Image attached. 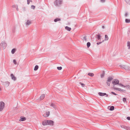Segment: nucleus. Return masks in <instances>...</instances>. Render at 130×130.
<instances>
[{"mask_svg": "<svg viewBox=\"0 0 130 130\" xmlns=\"http://www.w3.org/2000/svg\"><path fill=\"white\" fill-rule=\"evenodd\" d=\"M13 63L15 65L17 64V62L14 59L13 61Z\"/></svg>", "mask_w": 130, "mask_h": 130, "instance_id": "nucleus-39", "label": "nucleus"}, {"mask_svg": "<svg viewBox=\"0 0 130 130\" xmlns=\"http://www.w3.org/2000/svg\"><path fill=\"white\" fill-rule=\"evenodd\" d=\"M101 2L104 3L105 2V0H101Z\"/></svg>", "mask_w": 130, "mask_h": 130, "instance_id": "nucleus-45", "label": "nucleus"}, {"mask_svg": "<svg viewBox=\"0 0 130 130\" xmlns=\"http://www.w3.org/2000/svg\"><path fill=\"white\" fill-rule=\"evenodd\" d=\"M26 120V118L24 117H22L21 118L20 121H23L25 120Z\"/></svg>", "mask_w": 130, "mask_h": 130, "instance_id": "nucleus-28", "label": "nucleus"}, {"mask_svg": "<svg viewBox=\"0 0 130 130\" xmlns=\"http://www.w3.org/2000/svg\"><path fill=\"white\" fill-rule=\"evenodd\" d=\"M48 125H50L51 126H53L54 125V122L52 120H48Z\"/></svg>", "mask_w": 130, "mask_h": 130, "instance_id": "nucleus-10", "label": "nucleus"}, {"mask_svg": "<svg viewBox=\"0 0 130 130\" xmlns=\"http://www.w3.org/2000/svg\"><path fill=\"white\" fill-rule=\"evenodd\" d=\"M50 115V112L47 111L45 112L43 115V116L45 117H47L49 116Z\"/></svg>", "mask_w": 130, "mask_h": 130, "instance_id": "nucleus-11", "label": "nucleus"}, {"mask_svg": "<svg viewBox=\"0 0 130 130\" xmlns=\"http://www.w3.org/2000/svg\"><path fill=\"white\" fill-rule=\"evenodd\" d=\"M111 93L114 95H117V94L115 93L114 92H111Z\"/></svg>", "mask_w": 130, "mask_h": 130, "instance_id": "nucleus-41", "label": "nucleus"}, {"mask_svg": "<svg viewBox=\"0 0 130 130\" xmlns=\"http://www.w3.org/2000/svg\"><path fill=\"white\" fill-rule=\"evenodd\" d=\"M106 95L105 96L106 97H108V95L107 94H106V95Z\"/></svg>", "mask_w": 130, "mask_h": 130, "instance_id": "nucleus-49", "label": "nucleus"}, {"mask_svg": "<svg viewBox=\"0 0 130 130\" xmlns=\"http://www.w3.org/2000/svg\"><path fill=\"white\" fill-rule=\"evenodd\" d=\"M108 109L110 110H113L114 109V107L113 106H109L108 107Z\"/></svg>", "mask_w": 130, "mask_h": 130, "instance_id": "nucleus-15", "label": "nucleus"}, {"mask_svg": "<svg viewBox=\"0 0 130 130\" xmlns=\"http://www.w3.org/2000/svg\"><path fill=\"white\" fill-rule=\"evenodd\" d=\"M107 80L106 82V83L107 85L109 86L110 85V82H111L112 80L113 79V78L111 77H108L107 78Z\"/></svg>", "mask_w": 130, "mask_h": 130, "instance_id": "nucleus-6", "label": "nucleus"}, {"mask_svg": "<svg viewBox=\"0 0 130 130\" xmlns=\"http://www.w3.org/2000/svg\"><path fill=\"white\" fill-rule=\"evenodd\" d=\"M121 127L123 128L124 129H125L126 130L127 129V128H128V127L127 126H124V125H121Z\"/></svg>", "mask_w": 130, "mask_h": 130, "instance_id": "nucleus-20", "label": "nucleus"}, {"mask_svg": "<svg viewBox=\"0 0 130 130\" xmlns=\"http://www.w3.org/2000/svg\"><path fill=\"white\" fill-rule=\"evenodd\" d=\"M15 51H16L15 49V48L13 49L11 51L12 53V54H14L15 52Z\"/></svg>", "mask_w": 130, "mask_h": 130, "instance_id": "nucleus-26", "label": "nucleus"}, {"mask_svg": "<svg viewBox=\"0 0 130 130\" xmlns=\"http://www.w3.org/2000/svg\"><path fill=\"white\" fill-rule=\"evenodd\" d=\"M45 94H42L40 97V99L41 100L43 99L45 97Z\"/></svg>", "mask_w": 130, "mask_h": 130, "instance_id": "nucleus-17", "label": "nucleus"}, {"mask_svg": "<svg viewBox=\"0 0 130 130\" xmlns=\"http://www.w3.org/2000/svg\"><path fill=\"white\" fill-rule=\"evenodd\" d=\"M9 82L8 81H6L5 82H3L2 83V84L6 87H7L9 86Z\"/></svg>", "mask_w": 130, "mask_h": 130, "instance_id": "nucleus-8", "label": "nucleus"}, {"mask_svg": "<svg viewBox=\"0 0 130 130\" xmlns=\"http://www.w3.org/2000/svg\"><path fill=\"white\" fill-rule=\"evenodd\" d=\"M17 5H13L12 6V7L13 8H15V7H17Z\"/></svg>", "mask_w": 130, "mask_h": 130, "instance_id": "nucleus-43", "label": "nucleus"}, {"mask_svg": "<svg viewBox=\"0 0 130 130\" xmlns=\"http://www.w3.org/2000/svg\"><path fill=\"white\" fill-rule=\"evenodd\" d=\"M127 46L128 47V48L130 49V42H127Z\"/></svg>", "mask_w": 130, "mask_h": 130, "instance_id": "nucleus-30", "label": "nucleus"}, {"mask_svg": "<svg viewBox=\"0 0 130 130\" xmlns=\"http://www.w3.org/2000/svg\"><path fill=\"white\" fill-rule=\"evenodd\" d=\"M39 67L38 65H36L34 69V70L35 71L37 70L38 69Z\"/></svg>", "mask_w": 130, "mask_h": 130, "instance_id": "nucleus-27", "label": "nucleus"}, {"mask_svg": "<svg viewBox=\"0 0 130 130\" xmlns=\"http://www.w3.org/2000/svg\"><path fill=\"white\" fill-rule=\"evenodd\" d=\"M65 29L68 31H70L71 30V28L68 26H66L65 27Z\"/></svg>", "mask_w": 130, "mask_h": 130, "instance_id": "nucleus-19", "label": "nucleus"}, {"mask_svg": "<svg viewBox=\"0 0 130 130\" xmlns=\"http://www.w3.org/2000/svg\"><path fill=\"white\" fill-rule=\"evenodd\" d=\"M88 75L91 76L92 77L93 76L94 74L93 73H88Z\"/></svg>", "mask_w": 130, "mask_h": 130, "instance_id": "nucleus-21", "label": "nucleus"}, {"mask_svg": "<svg viewBox=\"0 0 130 130\" xmlns=\"http://www.w3.org/2000/svg\"><path fill=\"white\" fill-rule=\"evenodd\" d=\"M48 120H45L42 122V124L44 125H46L48 124Z\"/></svg>", "mask_w": 130, "mask_h": 130, "instance_id": "nucleus-9", "label": "nucleus"}, {"mask_svg": "<svg viewBox=\"0 0 130 130\" xmlns=\"http://www.w3.org/2000/svg\"><path fill=\"white\" fill-rule=\"evenodd\" d=\"M125 22L126 23H130V20L126 19L125 20Z\"/></svg>", "mask_w": 130, "mask_h": 130, "instance_id": "nucleus-29", "label": "nucleus"}, {"mask_svg": "<svg viewBox=\"0 0 130 130\" xmlns=\"http://www.w3.org/2000/svg\"><path fill=\"white\" fill-rule=\"evenodd\" d=\"M96 36L98 40H100L101 39V36L100 34H97L96 35Z\"/></svg>", "mask_w": 130, "mask_h": 130, "instance_id": "nucleus-16", "label": "nucleus"}, {"mask_svg": "<svg viewBox=\"0 0 130 130\" xmlns=\"http://www.w3.org/2000/svg\"><path fill=\"white\" fill-rule=\"evenodd\" d=\"M61 20V19L60 18H57L56 19H55L54 20V21L55 22H56L57 21H60Z\"/></svg>", "mask_w": 130, "mask_h": 130, "instance_id": "nucleus-18", "label": "nucleus"}, {"mask_svg": "<svg viewBox=\"0 0 130 130\" xmlns=\"http://www.w3.org/2000/svg\"><path fill=\"white\" fill-rule=\"evenodd\" d=\"M118 85H120V86H121L122 87H127L128 86V87L129 86V85H127L126 86H124L122 84H121V83H120V84L119 83V84H118Z\"/></svg>", "mask_w": 130, "mask_h": 130, "instance_id": "nucleus-24", "label": "nucleus"}, {"mask_svg": "<svg viewBox=\"0 0 130 130\" xmlns=\"http://www.w3.org/2000/svg\"><path fill=\"white\" fill-rule=\"evenodd\" d=\"M90 45H91V43L90 42H87V47L88 48L90 46Z\"/></svg>", "mask_w": 130, "mask_h": 130, "instance_id": "nucleus-31", "label": "nucleus"}, {"mask_svg": "<svg viewBox=\"0 0 130 130\" xmlns=\"http://www.w3.org/2000/svg\"><path fill=\"white\" fill-rule=\"evenodd\" d=\"M104 40H103L102 42H97V43L96 44H97V45H99L101 44L102 42H104Z\"/></svg>", "mask_w": 130, "mask_h": 130, "instance_id": "nucleus-35", "label": "nucleus"}, {"mask_svg": "<svg viewBox=\"0 0 130 130\" xmlns=\"http://www.w3.org/2000/svg\"><path fill=\"white\" fill-rule=\"evenodd\" d=\"M126 119L128 120H130V117H127L126 118Z\"/></svg>", "mask_w": 130, "mask_h": 130, "instance_id": "nucleus-44", "label": "nucleus"}, {"mask_svg": "<svg viewBox=\"0 0 130 130\" xmlns=\"http://www.w3.org/2000/svg\"><path fill=\"white\" fill-rule=\"evenodd\" d=\"M98 94L101 96H104L106 94V93L99 92L98 93Z\"/></svg>", "mask_w": 130, "mask_h": 130, "instance_id": "nucleus-14", "label": "nucleus"}, {"mask_svg": "<svg viewBox=\"0 0 130 130\" xmlns=\"http://www.w3.org/2000/svg\"><path fill=\"white\" fill-rule=\"evenodd\" d=\"M7 46V44L4 41H2L0 44V49H5Z\"/></svg>", "mask_w": 130, "mask_h": 130, "instance_id": "nucleus-2", "label": "nucleus"}, {"mask_svg": "<svg viewBox=\"0 0 130 130\" xmlns=\"http://www.w3.org/2000/svg\"><path fill=\"white\" fill-rule=\"evenodd\" d=\"M1 90V88H0V91Z\"/></svg>", "mask_w": 130, "mask_h": 130, "instance_id": "nucleus-50", "label": "nucleus"}, {"mask_svg": "<svg viewBox=\"0 0 130 130\" xmlns=\"http://www.w3.org/2000/svg\"><path fill=\"white\" fill-rule=\"evenodd\" d=\"M10 76L12 80L14 81L15 80H16V77L14 76L13 74H11Z\"/></svg>", "mask_w": 130, "mask_h": 130, "instance_id": "nucleus-13", "label": "nucleus"}, {"mask_svg": "<svg viewBox=\"0 0 130 130\" xmlns=\"http://www.w3.org/2000/svg\"><path fill=\"white\" fill-rule=\"evenodd\" d=\"M126 99L125 98H123V101L124 102H125L126 101Z\"/></svg>", "mask_w": 130, "mask_h": 130, "instance_id": "nucleus-36", "label": "nucleus"}, {"mask_svg": "<svg viewBox=\"0 0 130 130\" xmlns=\"http://www.w3.org/2000/svg\"><path fill=\"white\" fill-rule=\"evenodd\" d=\"M113 89L115 90H118L119 91H123V90L121 88H117L116 87H113Z\"/></svg>", "mask_w": 130, "mask_h": 130, "instance_id": "nucleus-12", "label": "nucleus"}, {"mask_svg": "<svg viewBox=\"0 0 130 130\" xmlns=\"http://www.w3.org/2000/svg\"><path fill=\"white\" fill-rule=\"evenodd\" d=\"M16 7H17L16 8V9L17 11H18L19 10V9H18V5Z\"/></svg>", "mask_w": 130, "mask_h": 130, "instance_id": "nucleus-46", "label": "nucleus"}, {"mask_svg": "<svg viewBox=\"0 0 130 130\" xmlns=\"http://www.w3.org/2000/svg\"><path fill=\"white\" fill-rule=\"evenodd\" d=\"M127 130H130V127H128Z\"/></svg>", "mask_w": 130, "mask_h": 130, "instance_id": "nucleus-47", "label": "nucleus"}, {"mask_svg": "<svg viewBox=\"0 0 130 130\" xmlns=\"http://www.w3.org/2000/svg\"><path fill=\"white\" fill-rule=\"evenodd\" d=\"M57 69L59 70H61L62 69V67H57Z\"/></svg>", "mask_w": 130, "mask_h": 130, "instance_id": "nucleus-37", "label": "nucleus"}, {"mask_svg": "<svg viewBox=\"0 0 130 130\" xmlns=\"http://www.w3.org/2000/svg\"><path fill=\"white\" fill-rule=\"evenodd\" d=\"M102 28L103 29H104L105 28V26H102Z\"/></svg>", "mask_w": 130, "mask_h": 130, "instance_id": "nucleus-48", "label": "nucleus"}, {"mask_svg": "<svg viewBox=\"0 0 130 130\" xmlns=\"http://www.w3.org/2000/svg\"><path fill=\"white\" fill-rule=\"evenodd\" d=\"M35 7L34 6L32 5L31 6V8L32 9H35Z\"/></svg>", "mask_w": 130, "mask_h": 130, "instance_id": "nucleus-38", "label": "nucleus"}, {"mask_svg": "<svg viewBox=\"0 0 130 130\" xmlns=\"http://www.w3.org/2000/svg\"><path fill=\"white\" fill-rule=\"evenodd\" d=\"M27 4L29 5L30 2H32V0H27Z\"/></svg>", "mask_w": 130, "mask_h": 130, "instance_id": "nucleus-34", "label": "nucleus"}, {"mask_svg": "<svg viewBox=\"0 0 130 130\" xmlns=\"http://www.w3.org/2000/svg\"><path fill=\"white\" fill-rule=\"evenodd\" d=\"M128 15V14L126 12L125 13V17H126Z\"/></svg>", "mask_w": 130, "mask_h": 130, "instance_id": "nucleus-42", "label": "nucleus"}, {"mask_svg": "<svg viewBox=\"0 0 130 130\" xmlns=\"http://www.w3.org/2000/svg\"><path fill=\"white\" fill-rule=\"evenodd\" d=\"M79 84H80L81 85L82 87H84L85 85H84V84H83V83H80Z\"/></svg>", "mask_w": 130, "mask_h": 130, "instance_id": "nucleus-40", "label": "nucleus"}, {"mask_svg": "<svg viewBox=\"0 0 130 130\" xmlns=\"http://www.w3.org/2000/svg\"><path fill=\"white\" fill-rule=\"evenodd\" d=\"M121 68L124 69L126 70L130 71V67H129L126 65H122L119 66Z\"/></svg>", "mask_w": 130, "mask_h": 130, "instance_id": "nucleus-3", "label": "nucleus"}, {"mask_svg": "<svg viewBox=\"0 0 130 130\" xmlns=\"http://www.w3.org/2000/svg\"><path fill=\"white\" fill-rule=\"evenodd\" d=\"M5 103L3 102H0V111L3 110L4 107Z\"/></svg>", "mask_w": 130, "mask_h": 130, "instance_id": "nucleus-4", "label": "nucleus"}, {"mask_svg": "<svg viewBox=\"0 0 130 130\" xmlns=\"http://www.w3.org/2000/svg\"><path fill=\"white\" fill-rule=\"evenodd\" d=\"M62 3V0H56L54 4L56 7H59L61 6Z\"/></svg>", "mask_w": 130, "mask_h": 130, "instance_id": "nucleus-1", "label": "nucleus"}, {"mask_svg": "<svg viewBox=\"0 0 130 130\" xmlns=\"http://www.w3.org/2000/svg\"><path fill=\"white\" fill-rule=\"evenodd\" d=\"M105 74V72L104 71H103V73L101 75V78H103L104 77Z\"/></svg>", "mask_w": 130, "mask_h": 130, "instance_id": "nucleus-23", "label": "nucleus"}, {"mask_svg": "<svg viewBox=\"0 0 130 130\" xmlns=\"http://www.w3.org/2000/svg\"><path fill=\"white\" fill-rule=\"evenodd\" d=\"M126 3L130 5V0H125Z\"/></svg>", "mask_w": 130, "mask_h": 130, "instance_id": "nucleus-32", "label": "nucleus"}, {"mask_svg": "<svg viewBox=\"0 0 130 130\" xmlns=\"http://www.w3.org/2000/svg\"><path fill=\"white\" fill-rule=\"evenodd\" d=\"M83 41H87V39L86 36H84L83 37Z\"/></svg>", "mask_w": 130, "mask_h": 130, "instance_id": "nucleus-33", "label": "nucleus"}, {"mask_svg": "<svg viewBox=\"0 0 130 130\" xmlns=\"http://www.w3.org/2000/svg\"><path fill=\"white\" fill-rule=\"evenodd\" d=\"M50 106L52 107H53L54 108H55V109H56V106L55 104L53 103H52L51 105Z\"/></svg>", "mask_w": 130, "mask_h": 130, "instance_id": "nucleus-22", "label": "nucleus"}, {"mask_svg": "<svg viewBox=\"0 0 130 130\" xmlns=\"http://www.w3.org/2000/svg\"><path fill=\"white\" fill-rule=\"evenodd\" d=\"M119 81L117 79L113 80L112 82V83L113 84V87H115V85L119 84Z\"/></svg>", "mask_w": 130, "mask_h": 130, "instance_id": "nucleus-5", "label": "nucleus"}, {"mask_svg": "<svg viewBox=\"0 0 130 130\" xmlns=\"http://www.w3.org/2000/svg\"><path fill=\"white\" fill-rule=\"evenodd\" d=\"M108 39V36L107 35H105V39L104 40L105 41H107Z\"/></svg>", "mask_w": 130, "mask_h": 130, "instance_id": "nucleus-25", "label": "nucleus"}, {"mask_svg": "<svg viewBox=\"0 0 130 130\" xmlns=\"http://www.w3.org/2000/svg\"><path fill=\"white\" fill-rule=\"evenodd\" d=\"M31 21L29 20H27L25 23L26 26H27L30 25L31 24Z\"/></svg>", "mask_w": 130, "mask_h": 130, "instance_id": "nucleus-7", "label": "nucleus"}]
</instances>
